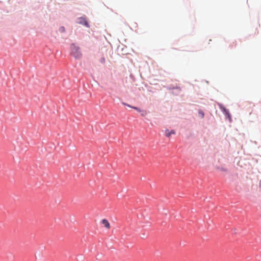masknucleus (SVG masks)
Returning a JSON list of instances; mask_svg holds the SVG:
<instances>
[{"instance_id": "nucleus-5", "label": "nucleus", "mask_w": 261, "mask_h": 261, "mask_svg": "<svg viewBox=\"0 0 261 261\" xmlns=\"http://www.w3.org/2000/svg\"><path fill=\"white\" fill-rule=\"evenodd\" d=\"M122 104L123 105H124V106H127L128 107L133 108L134 109H135V110H137V111H139L140 112H141V110L140 109H139L138 108H137V107H132V106H130L129 105H128V104H127V103H126L125 102H122Z\"/></svg>"}, {"instance_id": "nucleus-6", "label": "nucleus", "mask_w": 261, "mask_h": 261, "mask_svg": "<svg viewBox=\"0 0 261 261\" xmlns=\"http://www.w3.org/2000/svg\"><path fill=\"white\" fill-rule=\"evenodd\" d=\"M59 31L62 33H64L65 31V29L64 27H61L59 29Z\"/></svg>"}, {"instance_id": "nucleus-1", "label": "nucleus", "mask_w": 261, "mask_h": 261, "mask_svg": "<svg viewBox=\"0 0 261 261\" xmlns=\"http://www.w3.org/2000/svg\"><path fill=\"white\" fill-rule=\"evenodd\" d=\"M71 55L74 57L75 59H78L81 58L82 54L81 53L80 47L76 46L75 44H72L70 47Z\"/></svg>"}, {"instance_id": "nucleus-9", "label": "nucleus", "mask_w": 261, "mask_h": 261, "mask_svg": "<svg viewBox=\"0 0 261 261\" xmlns=\"http://www.w3.org/2000/svg\"><path fill=\"white\" fill-rule=\"evenodd\" d=\"M259 186L261 188V180L260 181V182H259Z\"/></svg>"}, {"instance_id": "nucleus-2", "label": "nucleus", "mask_w": 261, "mask_h": 261, "mask_svg": "<svg viewBox=\"0 0 261 261\" xmlns=\"http://www.w3.org/2000/svg\"><path fill=\"white\" fill-rule=\"evenodd\" d=\"M101 223L107 229H109L110 228V224L107 219H102Z\"/></svg>"}, {"instance_id": "nucleus-8", "label": "nucleus", "mask_w": 261, "mask_h": 261, "mask_svg": "<svg viewBox=\"0 0 261 261\" xmlns=\"http://www.w3.org/2000/svg\"><path fill=\"white\" fill-rule=\"evenodd\" d=\"M202 116V117H204V113H200Z\"/></svg>"}, {"instance_id": "nucleus-4", "label": "nucleus", "mask_w": 261, "mask_h": 261, "mask_svg": "<svg viewBox=\"0 0 261 261\" xmlns=\"http://www.w3.org/2000/svg\"><path fill=\"white\" fill-rule=\"evenodd\" d=\"M175 132L174 130H171V131H169L168 129H166L165 130V136L167 137H169L171 135L175 134Z\"/></svg>"}, {"instance_id": "nucleus-3", "label": "nucleus", "mask_w": 261, "mask_h": 261, "mask_svg": "<svg viewBox=\"0 0 261 261\" xmlns=\"http://www.w3.org/2000/svg\"><path fill=\"white\" fill-rule=\"evenodd\" d=\"M79 23L82 24H84L86 27H89L87 21L84 18H80L79 19Z\"/></svg>"}, {"instance_id": "nucleus-7", "label": "nucleus", "mask_w": 261, "mask_h": 261, "mask_svg": "<svg viewBox=\"0 0 261 261\" xmlns=\"http://www.w3.org/2000/svg\"><path fill=\"white\" fill-rule=\"evenodd\" d=\"M142 113L141 115L143 116H145L147 114V112L145 111H141Z\"/></svg>"}]
</instances>
